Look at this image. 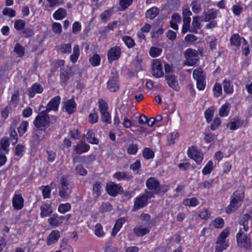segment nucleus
Here are the masks:
<instances>
[{"label": "nucleus", "instance_id": "obj_23", "mask_svg": "<svg viewBox=\"0 0 252 252\" xmlns=\"http://www.w3.org/2000/svg\"><path fill=\"white\" fill-rule=\"evenodd\" d=\"M90 149V146L83 142L80 141L76 146L74 147V150L78 154H81L87 152Z\"/></svg>", "mask_w": 252, "mask_h": 252}, {"label": "nucleus", "instance_id": "obj_53", "mask_svg": "<svg viewBox=\"0 0 252 252\" xmlns=\"http://www.w3.org/2000/svg\"><path fill=\"white\" fill-rule=\"evenodd\" d=\"M71 209V205L69 203H66L65 204H62L59 206L58 211L59 212L64 214L68 211Z\"/></svg>", "mask_w": 252, "mask_h": 252}, {"label": "nucleus", "instance_id": "obj_48", "mask_svg": "<svg viewBox=\"0 0 252 252\" xmlns=\"http://www.w3.org/2000/svg\"><path fill=\"white\" fill-rule=\"evenodd\" d=\"M151 228V227L146 226L145 228H138L137 229H135L134 230L138 236H142L150 232Z\"/></svg>", "mask_w": 252, "mask_h": 252}, {"label": "nucleus", "instance_id": "obj_61", "mask_svg": "<svg viewBox=\"0 0 252 252\" xmlns=\"http://www.w3.org/2000/svg\"><path fill=\"white\" fill-rule=\"evenodd\" d=\"M138 148L136 144H131L129 145L127 149V153L129 155H135L138 151Z\"/></svg>", "mask_w": 252, "mask_h": 252}, {"label": "nucleus", "instance_id": "obj_18", "mask_svg": "<svg viewBox=\"0 0 252 252\" xmlns=\"http://www.w3.org/2000/svg\"><path fill=\"white\" fill-rule=\"evenodd\" d=\"M24 200L21 194H15L12 198V206L15 210H20L24 207Z\"/></svg>", "mask_w": 252, "mask_h": 252}, {"label": "nucleus", "instance_id": "obj_31", "mask_svg": "<svg viewBox=\"0 0 252 252\" xmlns=\"http://www.w3.org/2000/svg\"><path fill=\"white\" fill-rule=\"evenodd\" d=\"M125 222V219L124 218H121L117 220L112 231V235L115 236L116 235Z\"/></svg>", "mask_w": 252, "mask_h": 252}, {"label": "nucleus", "instance_id": "obj_6", "mask_svg": "<svg viewBox=\"0 0 252 252\" xmlns=\"http://www.w3.org/2000/svg\"><path fill=\"white\" fill-rule=\"evenodd\" d=\"M245 231L242 230V228H240L239 231L236 235V240L238 246L244 247L249 249L251 246L250 239L248 238Z\"/></svg>", "mask_w": 252, "mask_h": 252}, {"label": "nucleus", "instance_id": "obj_2", "mask_svg": "<svg viewBox=\"0 0 252 252\" xmlns=\"http://www.w3.org/2000/svg\"><path fill=\"white\" fill-rule=\"evenodd\" d=\"M33 124L37 129L45 131L50 125L48 113L45 111L40 112L33 121Z\"/></svg>", "mask_w": 252, "mask_h": 252}, {"label": "nucleus", "instance_id": "obj_22", "mask_svg": "<svg viewBox=\"0 0 252 252\" xmlns=\"http://www.w3.org/2000/svg\"><path fill=\"white\" fill-rule=\"evenodd\" d=\"M181 22V17L178 13H174L171 16V20L170 21V27L174 30H178V24Z\"/></svg>", "mask_w": 252, "mask_h": 252}, {"label": "nucleus", "instance_id": "obj_39", "mask_svg": "<svg viewBox=\"0 0 252 252\" xmlns=\"http://www.w3.org/2000/svg\"><path fill=\"white\" fill-rule=\"evenodd\" d=\"M10 139L13 145H15L18 141V136L15 129H9Z\"/></svg>", "mask_w": 252, "mask_h": 252}, {"label": "nucleus", "instance_id": "obj_55", "mask_svg": "<svg viewBox=\"0 0 252 252\" xmlns=\"http://www.w3.org/2000/svg\"><path fill=\"white\" fill-rule=\"evenodd\" d=\"M94 233L99 237H102L104 235L102 226L100 223H97L94 226Z\"/></svg>", "mask_w": 252, "mask_h": 252}, {"label": "nucleus", "instance_id": "obj_32", "mask_svg": "<svg viewBox=\"0 0 252 252\" xmlns=\"http://www.w3.org/2000/svg\"><path fill=\"white\" fill-rule=\"evenodd\" d=\"M87 141L92 144H97L98 140L94 136V134L92 130H89L86 135Z\"/></svg>", "mask_w": 252, "mask_h": 252}, {"label": "nucleus", "instance_id": "obj_25", "mask_svg": "<svg viewBox=\"0 0 252 252\" xmlns=\"http://www.w3.org/2000/svg\"><path fill=\"white\" fill-rule=\"evenodd\" d=\"M40 217L44 218L49 216L52 213L53 210L51 205L47 203H44L40 206Z\"/></svg>", "mask_w": 252, "mask_h": 252}, {"label": "nucleus", "instance_id": "obj_29", "mask_svg": "<svg viewBox=\"0 0 252 252\" xmlns=\"http://www.w3.org/2000/svg\"><path fill=\"white\" fill-rule=\"evenodd\" d=\"M67 15L66 10L63 8H60L53 14V18L57 20H61Z\"/></svg>", "mask_w": 252, "mask_h": 252}, {"label": "nucleus", "instance_id": "obj_64", "mask_svg": "<svg viewBox=\"0 0 252 252\" xmlns=\"http://www.w3.org/2000/svg\"><path fill=\"white\" fill-rule=\"evenodd\" d=\"M76 173L81 176H85L87 174V170L83 167L82 165H77L75 169Z\"/></svg>", "mask_w": 252, "mask_h": 252}, {"label": "nucleus", "instance_id": "obj_13", "mask_svg": "<svg viewBox=\"0 0 252 252\" xmlns=\"http://www.w3.org/2000/svg\"><path fill=\"white\" fill-rule=\"evenodd\" d=\"M165 80L168 86L176 91L180 90V87L178 83L177 77L173 74H166L165 76Z\"/></svg>", "mask_w": 252, "mask_h": 252}, {"label": "nucleus", "instance_id": "obj_60", "mask_svg": "<svg viewBox=\"0 0 252 252\" xmlns=\"http://www.w3.org/2000/svg\"><path fill=\"white\" fill-rule=\"evenodd\" d=\"M60 78L62 82L65 83L69 79V74L67 71L62 68L60 70Z\"/></svg>", "mask_w": 252, "mask_h": 252}, {"label": "nucleus", "instance_id": "obj_45", "mask_svg": "<svg viewBox=\"0 0 252 252\" xmlns=\"http://www.w3.org/2000/svg\"><path fill=\"white\" fill-rule=\"evenodd\" d=\"M25 49L20 44L17 43L14 47V51L19 57H23L25 54Z\"/></svg>", "mask_w": 252, "mask_h": 252}, {"label": "nucleus", "instance_id": "obj_30", "mask_svg": "<svg viewBox=\"0 0 252 252\" xmlns=\"http://www.w3.org/2000/svg\"><path fill=\"white\" fill-rule=\"evenodd\" d=\"M114 177L118 180L129 181L132 178V176L124 172H117L114 175Z\"/></svg>", "mask_w": 252, "mask_h": 252}, {"label": "nucleus", "instance_id": "obj_35", "mask_svg": "<svg viewBox=\"0 0 252 252\" xmlns=\"http://www.w3.org/2000/svg\"><path fill=\"white\" fill-rule=\"evenodd\" d=\"M201 27V24L199 22V17L197 16L193 18L191 24V32H197Z\"/></svg>", "mask_w": 252, "mask_h": 252}, {"label": "nucleus", "instance_id": "obj_16", "mask_svg": "<svg viewBox=\"0 0 252 252\" xmlns=\"http://www.w3.org/2000/svg\"><path fill=\"white\" fill-rule=\"evenodd\" d=\"M146 186L147 188L152 190V193L158 194L159 193V182L154 178H150L146 181Z\"/></svg>", "mask_w": 252, "mask_h": 252}, {"label": "nucleus", "instance_id": "obj_59", "mask_svg": "<svg viewBox=\"0 0 252 252\" xmlns=\"http://www.w3.org/2000/svg\"><path fill=\"white\" fill-rule=\"evenodd\" d=\"M112 13V10L111 9L105 10L100 15V18L102 21L106 22L110 18Z\"/></svg>", "mask_w": 252, "mask_h": 252}, {"label": "nucleus", "instance_id": "obj_20", "mask_svg": "<svg viewBox=\"0 0 252 252\" xmlns=\"http://www.w3.org/2000/svg\"><path fill=\"white\" fill-rule=\"evenodd\" d=\"M60 237V234L58 230H53L49 234L46 239V244L51 245L56 243Z\"/></svg>", "mask_w": 252, "mask_h": 252}, {"label": "nucleus", "instance_id": "obj_52", "mask_svg": "<svg viewBox=\"0 0 252 252\" xmlns=\"http://www.w3.org/2000/svg\"><path fill=\"white\" fill-rule=\"evenodd\" d=\"M214 96L215 97L220 96L222 94V88L220 84L216 83L213 87Z\"/></svg>", "mask_w": 252, "mask_h": 252}, {"label": "nucleus", "instance_id": "obj_12", "mask_svg": "<svg viewBox=\"0 0 252 252\" xmlns=\"http://www.w3.org/2000/svg\"><path fill=\"white\" fill-rule=\"evenodd\" d=\"M121 55V49L120 47H113L107 53L108 59L110 63L119 59Z\"/></svg>", "mask_w": 252, "mask_h": 252}, {"label": "nucleus", "instance_id": "obj_1", "mask_svg": "<svg viewBox=\"0 0 252 252\" xmlns=\"http://www.w3.org/2000/svg\"><path fill=\"white\" fill-rule=\"evenodd\" d=\"M244 198V194L243 191H235L231 196L230 203L226 208V212L231 214L235 212L241 205Z\"/></svg>", "mask_w": 252, "mask_h": 252}, {"label": "nucleus", "instance_id": "obj_7", "mask_svg": "<svg viewBox=\"0 0 252 252\" xmlns=\"http://www.w3.org/2000/svg\"><path fill=\"white\" fill-rule=\"evenodd\" d=\"M152 197L151 193L149 192L145 194L137 197L135 198L133 210H138L146 206L148 204V199Z\"/></svg>", "mask_w": 252, "mask_h": 252}, {"label": "nucleus", "instance_id": "obj_21", "mask_svg": "<svg viewBox=\"0 0 252 252\" xmlns=\"http://www.w3.org/2000/svg\"><path fill=\"white\" fill-rule=\"evenodd\" d=\"M43 91V88L38 83L33 84L31 88L28 90V94L30 97H33L36 93H41Z\"/></svg>", "mask_w": 252, "mask_h": 252}, {"label": "nucleus", "instance_id": "obj_47", "mask_svg": "<svg viewBox=\"0 0 252 252\" xmlns=\"http://www.w3.org/2000/svg\"><path fill=\"white\" fill-rule=\"evenodd\" d=\"M143 156L147 159L152 158L154 157V153L149 148H145L143 152Z\"/></svg>", "mask_w": 252, "mask_h": 252}, {"label": "nucleus", "instance_id": "obj_58", "mask_svg": "<svg viewBox=\"0 0 252 252\" xmlns=\"http://www.w3.org/2000/svg\"><path fill=\"white\" fill-rule=\"evenodd\" d=\"M101 115V119L103 122H104L107 124L111 123V117L109 112L107 111L100 112Z\"/></svg>", "mask_w": 252, "mask_h": 252}, {"label": "nucleus", "instance_id": "obj_28", "mask_svg": "<svg viewBox=\"0 0 252 252\" xmlns=\"http://www.w3.org/2000/svg\"><path fill=\"white\" fill-rule=\"evenodd\" d=\"M41 131L38 129L33 131L32 139L34 143L38 144L44 139V135L42 134Z\"/></svg>", "mask_w": 252, "mask_h": 252}, {"label": "nucleus", "instance_id": "obj_34", "mask_svg": "<svg viewBox=\"0 0 252 252\" xmlns=\"http://www.w3.org/2000/svg\"><path fill=\"white\" fill-rule=\"evenodd\" d=\"M80 55L79 47L78 45L74 46L73 53L70 56V59L73 63H75L77 61Z\"/></svg>", "mask_w": 252, "mask_h": 252}, {"label": "nucleus", "instance_id": "obj_33", "mask_svg": "<svg viewBox=\"0 0 252 252\" xmlns=\"http://www.w3.org/2000/svg\"><path fill=\"white\" fill-rule=\"evenodd\" d=\"M10 143L9 139L7 137H3L0 141V149L2 150L5 153H7L9 151L8 147Z\"/></svg>", "mask_w": 252, "mask_h": 252}, {"label": "nucleus", "instance_id": "obj_14", "mask_svg": "<svg viewBox=\"0 0 252 252\" xmlns=\"http://www.w3.org/2000/svg\"><path fill=\"white\" fill-rule=\"evenodd\" d=\"M188 155L190 158H192L198 164L200 163L202 161L203 154L193 147L189 149Z\"/></svg>", "mask_w": 252, "mask_h": 252}, {"label": "nucleus", "instance_id": "obj_46", "mask_svg": "<svg viewBox=\"0 0 252 252\" xmlns=\"http://www.w3.org/2000/svg\"><path fill=\"white\" fill-rule=\"evenodd\" d=\"M214 114V110L213 108H208L205 112V117L207 122L209 123L212 119Z\"/></svg>", "mask_w": 252, "mask_h": 252}, {"label": "nucleus", "instance_id": "obj_51", "mask_svg": "<svg viewBox=\"0 0 252 252\" xmlns=\"http://www.w3.org/2000/svg\"><path fill=\"white\" fill-rule=\"evenodd\" d=\"M185 55L187 58H197L198 56V52L197 50L189 48L185 51Z\"/></svg>", "mask_w": 252, "mask_h": 252}, {"label": "nucleus", "instance_id": "obj_11", "mask_svg": "<svg viewBox=\"0 0 252 252\" xmlns=\"http://www.w3.org/2000/svg\"><path fill=\"white\" fill-rule=\"evenodd\" d=\"M107 193L111 196H115L117 194L121 193L123 190L122 187L119 184L110 182L106 185Z\"/></svg>", "mask_w": 252, "mask_h": 252}, {"label": "nucleus", "instance_id": "obj_50", "mask_svg": "<svg viewBox=\"0 0 252 252\" xmlns=\"http://www.w3.org/2000/svg\"><path fill=\"white\" fill-rule=\"evenodd\" d=\"M89 61L93 66H96L99 64L100 58L98 55L94 54L92 57L90 58Z\"/></svg>", "mask_w": 252, "mask_h": 252}, {"label": "nucleus", "instance_id": "obj_40", "mask_svg": "<svg viewBox=\"0 0 252 252\" xmlns=\"http://www.w3.org/2000/svg\"><path fill=\"white\" fill-rule=\"evenodd\" d=\"M241 38L238 33L233 34L230 38V41L231 45L239 46L241 43Z\"/></svg>", "mask_w": 252, "mask_h": 252}, {"label": "nucleus", "instance_id": "obj_24", "mask_svg": "<svg viewBox=\"0 0 252 252\" xmlns=\"http://www.w3.org/2000/svg\"><path fill=\"white\" fill-rule=\"evenodd\" d=\"M63 108L68 114H71L75 112L76 104L73 100L69 99L65 102Z\"/></svg>", "mask_w": 252, "mask_h": 252}, {"label": "nucleus", "instance_id": "obj_38", "mask_svg": "<svg viewBox=\"0 0 252 252\" xmlns=\"http://www.w3.org/2000/svg\"><path fill=\"white\" fill-rule=\"evenodd\" d=\"M158 12V9L156 7H153L147 11L146 13V16L148 18L153 19L157 15Z\"/></svg>", "mask_w": 252, "mask_h": 252}, {"label": "nucleus", "instance_id": "obj_63", "mask_svg": "<svg viewBox=\"0 0 252 252\" xmlns=\"http://www.w3.org/2000/svg\"><path fill=\"white\" fill-rule=\"evenodd\" d=\"M99 109L100 112L107 111L108 109V105L107 103L102 99L98 100Z\"/></svg>", "mask_w": 252, "mask_h": 252}, {"label": "nucleus", "instance_id": "obj_9", "mask_svg": "<svg viewBox=\"0 0 252 252\" xmlns=\"http://www.w3.org/2000/svg\"><path fill=\"white\" fill-rule=\"evenodd\" d=\"M120 83L117 75L109 78L107 83V88L111 92H117L119 91Z\"/></svg>", "mask_w": 252, "mask_h": 252}, {"label": "nucleus", "instance_id": "obj_57", "mask_svg": "<svg viewBox=\"0 0 252 252\" xmlns=\"http://www.w3.org/2000/svg\"><path fill=\"white\" fill-rule=\"evenodd\" d=\"M25 147L21 144H18L15 147V155L16 156L21 158L23 156Z\"/></svg>", "mask_w": 252, "mask_h": 252}, {"label": "nucleus", "instance_id": "obj_15", "mask_svg": "<svg viewBox=\"0 0 252 252\" xmlns=\"http://www.w3.org/2000/svg\"><path fill=\"white\" fill-rule=\"evenodd\" d=\"M64 220V216H59L57 214H54L48 219V222L51 226L56 227L61 225Z\"/></svg>", "mask_w": 252, "mask_h": 252}, {"label": "nucleus", "instance_id": "obj_49", "mask_svg": "<svg viewBox=\"0 0 252 252\" xmlns=\"http://www.w3.org/2000/svg\"><path fill=\"white\" fill-rule=\"evenodd\" d=\"M71 44H63L61 45L59 51L62 54L69 53L71 52Z\"/></svg>", "mask_w": 252, "mask_h": 252}, {"label": "nucleus", "instance_id": "obj_4", "mask_svg": "<svg viewBox=\"0 0 252 252\" xmlns=\"http://www.w3.org/2000/svg\"><path fill=\"white\" fill-rule=\"evenodd\" d=\"M193 77L196 81L197 88L199 90H203L206 86L205 76L201 68L198 67L193 71Z\"/></svg>", "mask_w": 252, "mask_h": 252}, {"label": "nucleus", "instance_id": "obj_41", "mask_svg": "<svg viewBox=\"0 0 252 252\" xmlns=\"http://www.w3.org/2000/svg\"><path fill=\"white\" fill-rule=\"evenodd\" d=\"M213 162L211 160L209 161L202 170L203 174L206 175L210 174L213 170Z\"/></svg>", "mask_w": 252, "mask_h": 252}, {"label": "nucleus", "instance_id": "obj_10", "mask_svg": "<svg viewBox=\"0 0 252 252\" xmlns=\"http://www.w3.org/2000/svg\"><path fill=\"white\" fill-rule=\"evenodd\" d=\"M252 222V212H249L244 214L240 219L239 224L242 226V230L247 232L249 225Z\"/></svg>", "mask_w": 252, "mask_h": 252}, {"label": "nucleus", "instance_id": "obj_5", "mask_svg": "<svg viewBox=\"0 0 252 252\" xmlns=\"http://www.w3.org/2000/svg\"><path fill=\"white\" fill-rule=\"evenodd\" d=\"M61 186L59 188V194L63 198H67L71 192V189L67 180L62 177L60 180Z\"/></svg>", "mask_w": 252, "mask_h": 252}, {"label": "nucleus", "instance_id": "obj_36", "mask_svg": "<svg viewBox=\"0 0 252 252\" xmlns=\"http://www.w3.org/2000/svg\"><path fill=\"white\" fill-rule=\"evenodd\" d=\"M183 203L186 206H195L198 205L199 202L195 197H192L191 198L184 199Z\"/></svg>", "mask_w": 252, "mask_h": 252}, {"label": "nucleus", "instance_id": "obj_26", "mask_svg": "<svg viewBox=\"0 0 252 252\" xmlns=\"http://www.w3.org/2000/svg\"><path fill=\"white\" fill-rule=\"evenodd\" d=\"M204 21H209L211 19H215L217 16V11L214 9H209L204 11L203 13Z\"/></svg>", "mask_w": 252, "mask_h": 252}, {"label": "nucleus", "instance_id": "obj_19", "mask_svg": "<svg viewBox=\"0 0 252 252\" xmlns=\"http://www.w3.org/2000/svg\"><path fill=\"white\" fill-rule=\"evenodd\" d=\"M153 75L156 77H161L163 75V72L161 63L156 60L153 64Z\"/></svg>", "mask_w": 252, "mask_h": 252}, {"label": "nucleus", "instance_id": "obj_43", "mask_svg": "<svg viewBox=\"0 0 252 252\" xmlns=\"http://www.w3.org/2000/svg\"><path fill=\"white\" fill-rule=\"evenodd\" d=\"M100 181H95L93 184V191L96 194V196H99L101 194V186Z\"/></svg>", "mask_w": 252, "mask_h": 252}, {"label": "nucleus", "instance_id": "obj_44", "mask_svg": "<svg viewBox=\"0 0 252 252\" xmlns=\"http://www.w3.org/2000/svg\"><path fill=\"white\" fill-rule=\"evenodd\" d=\"M161 52L162 49L156 47H152L149 51L150 56L153 58L159 56Z\"/></svg>", "mask_w": 252, "mask_h": 252}, {"label": "nucleus", "instance_id": "obj_17", "mask_svg": "<svg viewBox=\"0 0 252 252\" xmlns=\"http://www.w3.org/2000/svg\"><path fill=\"white\" fill-rule=\"evenodd\" d=\"M60 100L61 98L59 96H56L53 97L47 104L46 110L44 111L48 113L51 110L57 111L60 103Z\"/></svg>", "mask_w": 252, "mask_h": 252}, {"label": "nucleus", "instance_id": "obj_56", "mask_svg": "<svg viewBox=\"0 0 252 252\" xmlns=\"http://www.w3.org/2000/svg\"><path fill=\"white\" fill-rule=\"evenodd\" d=\"M229 107L228 104H225L220 109L219 114L221 117L227 116L229 113Z\"/></svg>", "mask_w": 252, "mask_h": 252}, {"label": "nucleus", "instance_id": "obj_62", "mask_svg": "<svg viewBox=\"0 0 252 252\" xmlns=\"http://www.w3.org/2000/svg\"><path fill=\"white\" fill-rule=\"evenodd\" d=\"M123 41L129 48L133 47L135 45L134 40L129 36H124L123 37Z\"/></svg>", "mask_w": 252, "mask_h": 252}, {"label": "nucleus", "instance_id": "obj_37", "mask_svg": "<svg viewBox=\"0 0 252 252\" xmlns=\"http://www.w3.org/2000/svg\"><path fill=\"white\" fill-rule=\"evenodd\" d=\"M28 125L29 123L27 121H24L18 127V132L20 136H23L26 132Z\"/></svg>", "mask_w": 252, "mask_h": 252}, {"label": "nucleus", "instance_id": "obj_54", "mask_svg": "<svg viewBox=\"0 0 252 252\" xmlns=\"http://www.w3.org/2000/svg\"><path fill=\"white\" fill-rule=\"evenodd\" d=\"M112 209V205L109 203L106 202L101 205L99 208V211L103 213L111 211Z\"/></svg>", "mask_w": 252, "mask_h": 252}, {"label": "nucleus", "instance_id": "obj_8", "mask_svg": "<svg viewBox=\"0 0 252 252\" xmlns=\"http://www.w3.org/2000/svg\"><path fill=\"white\" fill-rule=\"evenodd\" d=\"M182 15L183 16V25L182 26V32H188L190 27L191 19L190 16L192 12L187 7H183Z\"/></svg>", "mask_w": 252, "mask_h": 252}, {"label": "nucleus", "instance_id": "obj_27", "mask_svg": "<svg viewBox=\"0 0 252 252\" xmlns=\"http://www.w3.org/2000/svg\"><path fill=\"white\" fill-rule=\"evenodd\" d=\"M142 220V223L148 227H151L153 225V221L151 220V216L147 214H142L140 217Z\"/></svg>", "mask_w": 252, "mask_h": 252}, {"label": "nucleus", "instance_id": "obj_42", "mask_svg": "<svg viewBox=\"0 0 252 252\" xmlns=\"http://www.w3.org/2000/svg\"><path fill=\"white\" fill-rule=\"evenodd\" d=\"M224 91L227 94H231L233 92V87L230 81L225 79L223 82Z\"/></svg>", "mask_w": 252, "mask_h": 252}, {"label": "nucleus", "instance_id": "obj_3", "mask_svg": "<svg viewBox=\"0 0 252 252\" xmlns=\"http://www.w3.org/2000/svg\"><path fill=\"white\" fill-rule=\"evenodd\" d=\"M229 235V229H224L219 235L216 242L215 252H222L228 247V244L226 241V238Z\"/></svg>", "mask_w": 252, "mask_h": 252}]
</instances>
